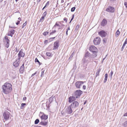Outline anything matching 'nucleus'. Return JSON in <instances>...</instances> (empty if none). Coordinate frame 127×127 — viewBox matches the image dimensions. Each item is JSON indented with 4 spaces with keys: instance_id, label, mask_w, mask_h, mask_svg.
I'll return each instance as SVG.
<instances>
[{
    "instance_id": "f257e3e1",
    "label": "nucleus",
    "mask_w": 127,
    "mask_h": 127,
    "mask_svg": "<svg viewBox=\"0 0 127 127\" xmlns=\"http://www.w3.org/2000/svg\"><path fill=\"white\" fill-rule=\"evenodd\" d=\"M11 85L8 83H6L2 86V91L3 93L7 94L10 92L12 90Z\"/></svg>"
},
{
    "instance_id": "f03ea898",
    "label": "nucleus",
    "mask_w": 127,
    "mask_h": 127,
    "mask_svg": "<svg viewBox=\"0 0 127 127\" xmlns=\"http://www.w3.org/2000/svg\"><path fill=\"white\" fill-rule=\"evenodd\" d=\"M91 61V59L83 57L82 60V62L83 66L85 67L87 65L88 63Z\"/></svg>"
},
{
    "instance_id": "7ed1b4c3",
    "label": "nucleus",
    "mask_w": 127,
    "mask_h": 127,
    "mask_svg": "<svg viewBox=\"0 0 127 127\" xmlns=\"http://www.w3.org/2000/svg\"><path fill=\"white\" fill-rule=\"evenodd\" d=\"M69 106H68L65 109V115H66V114H68L70 115L72 112L73 111H74V110Z\"/></svg>"
},
{
    "instance_id": "20e7f679",
    "label": "nucleus",
    "mask_w": 127,
    "mask_h": 127,
    "mask_svg": "<svg viewBox=\"0 0 127 127\" xmlns=\"http://www.w3.org/2000/svg\"><path fill=\"white\" fill-rule=\"evenodd\" d=\"M79 105V103L77 101H74L69 106L74 110H75L76 107H78Z\"/></svg>"
},
{
    "instance_id": "39448f33",
    "label": "nucleus",
    "mask_w": 127,
    "mask_h": 127,
    "mask_svg": "<svg viewBox=\"0 0 127 127\" xmlns=\"http://www.w3.org/2000/svg\"><path fill=\"white\" fill-rule=\"evenodd\" d=\"M10 115V113L7 111L5 110L3 114L4 119L5 120V121L8 120L9 119Z\"/></svg>"
},
{
    "instance_id": "423d86ee",
    "label": "nucleus",
    "mask_w": 127,
    "mask_h": 127,
    "mask_svg": "<svg viewBox=\"0 0 127 127\" xmlns=\"http://www.w3.org/2000/svg\"><path fill=\"white\" fill-rule=\"evenodd\" d=\"M8 38V36H5L4 37L5 40L4 41V44L7 48L8 47L9 45L10 40Z\"/></svg>"
},
{
    "instance_id": "0eeeda50",
    "label": "nucleus",
    "mask_w": 127,
    "mask_h": 127,
    "mask_svg": "<svg viewBox=\"0 0 127 127\" xmlns=\"http://www.w3.org/2000/svg\"><path fill=\"white\" fill-rule=\"evenodd\" d=\"M100 41L101 39L99 37H97L94 39L93 42L95 45H97L100 44Z\"/></svg>"
},
{
    "instance_id": "6e6552de",
    "label": "nucleus",
    "mask_w": 127,
    "mask_h": 127,
    "mask_svg": "<svg viewBox=\"0 0 127 127\" xmlns=\"http://www.w3.org/2000/svg\"><path fill=\"white\" fill-rule=\"evenodd\" d=\"M84 83L83 81H78L76 83L75 85L77 88L80 89Z\"/></svg>"
},
{
    "instance_id": "1a4fd4ad",
    "label": "nucleus",
    "mask_w": 127,
    "mask_h": 127,
    "mask_svg": "<svg viewBox=\"0 0 127 127\" xmlns=\"http://www.w3.org/2000/svg\"><path fill=\"white\" fill-rule=\"evenodd\" d=\"M98 34L102 37H105L107 34V33L104 31L101 30L98 32Z\"/></svg>"
},
{
    "instance_id": "9d476101",
    "label": "nucleus",
    "mask_w": 127,
    "mask_h": 127,
    "mask_svg": "<svg viewBox=\"0 0 127 127\" xmlns=\"http://www.w3.org/2000/svg\"><path fill=\"white\" fill-rule=\"evenodd\" d=\"M106 11L110 12H113L115 11V9L113 7L109 6L106 9Z\"/></svg>"
},
{
    "instance_id": "9b49d317",
    "label": "nucleus",
    "mask_w": 127,
    "mask_h": 127,
    "mask_svg": "<svg viewBox=\"0 0 127 127\" xmlns=\"http://www.w3.org/2000/svg\"><path fill=\"white\" fill-rule=\"evenodd\" d=\"M78 98L77 96H70L68 98V101L69 103L71 102L72 101H74Z\"/></svg>"
},
{
    "instance_id": "f8f14e48",
    "label": "nucleus",
    "mask_w": 127,
    "mask_h": 127,
    "mask_svg": "<svg viewBox=\"0 0 127 127\" xmlns=\"http://www.w3.org/2000/svg\"><path fill=\"white\" fill-rule=\"evenodd\" d=\"M83 92L80 90H78L76 91L75 92V96L79 97L82 94Z\"/></svg>"
},
{
    "instance_id": "ddd939ff",
    "label": "nucleus",
    "mask_w": 127,
    "mask_h": 127,
    "mask_svg": "<svg viewBox=\"0 0 127 127\" xmlns=\"http://www.w3.org/2000/svg\"><path fill=\"white\" fill-rule=\"evenodd\" d=\"M90 51L92 52H97V50L96 47L94 46H91L89 48Z\"/></svg>"
},
{
    "instance_id": "4468645a",
    "label": "nucleus",
    "mask_w": 127,
    "mask_h": 127,
    "mask_svg": "<svg viewBox=\"0 0 127 127\" xmlns=\"http://www.w3.org/2000/svg\"><path fill=\"white\" fill-rule=\"evenodd\" d=\"M54 48H53V50H55L57 49L59 47V44L58 41H57L55 42L54 44Z\"/></svg>"
},
{
    "instance_id": "2eb2a0df",
    "label": "nucleus",
    "mask_w": 127,
    "mask_h": 127,
    "mask_svg": "<svg viewBox=\"0 0 127 127\" xmlns=\"http://www.w3.org/2000/svg\"><path fill=\"white\" fill-rule=\"evenodd\" d=\"M20 60H17L13 63V65L15 67H17L20 64Z\"/></svg>"
},
{
    "instance_id": "dca6fc26",
    "label": "nucleus",
    "mask_w": 127,
    "mask_h": 127,
    "mask_svg": "<svg viewBox=\"0 0 127 127\" xmlns=\"http://www.w3.org/2000/svg\"><path fill=\"white\" fill-rule=\"evenodd\" d=\"M15 30L13 29L11 30V31H9L7 35L9 36L12 37L13 35L15 32Z\"/></svg>"
},
{
    "instance_id": "f3484780",
    "label": "nucleus",
    "mask_w": 127,
    "mask_h": 127,
    "mask_svg": "<svg viewBox=\"0 0 127 127\" xmlns=\"http://www.w3.org/2000/svg\"><path fill=\"white\" fill-rule=\"evenodd\" d=\"M24 69V64H23L20 68L19 70V72L20 73H23Z\"/></svg>"
},
{
    "instance_id": "a211bd4d",
    "label": "nucleus",
    "mask_w": 127,
    "mask_h": 127,
    "mask_svg": "<svg viewBox=\"0 0 127 127\" xmlns=\"http://www.w3.org/2000/svg\"><path fill=\"white\" fill-rule=\"evenodd\" d=\"M84 57L91 59V54L90 53L87 52L85 55V56Z\"/></svg>"
},
{
    "instance_id": "6ab92c4d",
    "label": "nucleus",
    "mask_w": 127,
    "mask_h": 127,
    "mask_svg": "<svg viewBox=\"0 0 127 127\" xmlns=\"http://www.w3.org/2000/svg\"><path fill=\"white\" fill-rule=\"evenodd\" d=\"M107 21L105 19H103L101 23V25L104 26L106 24Z\"/></svg>"
},
{
    "instance_id": "aec40b11",
    "label": "nucleus",
    "mask_w": 127,
    "mask_h": 127,
    "mask_svg": "<svg viewBox=\"0 0 127 127\" xmlns=\"http://www.w3.org/2000/svg\"><path fill=\"white\" fill-rule=\"evenodd\" d=\"M42 120H46L48 118V116L44 114H43L41 117Z\"/></svg>"
},
{
    "instance_id": "412c9836",
    "label": "nucleus",
    "mask_w": 127,
    "mask_h": 127,
    "mask_svg": "<svg viewBox=\"0 0 127 127\" xmlns=\"http://www.w3.org/2000/svg\"><path fill=\"white\" fill-rule=\"evenodd\" d=\"M25 55V54L22 51H20L18 54V56H21L22 57H23Z\"/></svg>"
},
{
    "instance_id": "4be33fe9",
    "label": "nucleus",
    "mask_w": 127,
    "mask_h": 127,
    "mask_svg": "<svg viewBox=\"0 0 127 127\" xmlns=\"http://www.w3.org/2000/svg\"><path fill=\"white\" fill-rule=\"evenodd\" d=\"M54 99H55V98L53 96H51L49 98V102H50V103H51L52 102Z\"/></svg>"
},
{
    "instance_id": "5701e85b",
    "label": "nucleus",
    "mask_w": 127,
    "mask_h": 127,
    "mask_svg": "<svg viewBox=\"0 0 127 127\" xmlns=\"http://www.w3.org/2000/svg\"><path fill=\"white\" fill-rule=\"evenodd\" d=\"M108 77V74L107 73H106L105 75V78H104V83H105L106 82V81Z\"/></svg>"
},
{
    "instance_id": "b1692460",
    "label": "nucleus",
    "mask_w": 127,
    "mask_h": 127,
    "mask_svg": "<svg viewBox=\"0 0 127 127\" xmlns=\"http://www.w3.org/2000/svg\"><path fill=\"white\" fill-rule=\"evenodd\" d=\"M47 123H48L47 122H41L40 123V124L42 125H43L44 126H46L47 124Z\"/></svg>"
},
{
    "instance_id": "393cba45",
    "label": "nucleus",
    "mask_w": 127,
    "mask_h": 127,
    "mask_svg": "<svg viewBox=\"0 0 127 127\" xmlns=\"http://www.w3.org/2000/svg\"><path fill=\"white\" fill-rule=\"evenodd\" d=\"M100 71V69H99L97 70V72L96 73V77H97V76L99 75V72Z\"/></svg>"
},
{
    "instance_id": "a878e982",
    "label": "nucleus",
    "mask_w": 127,
    "mask_h": 127,
    "mask_svg": "<svg viewBox=\"0 0 127 127\" xmlns=\"http://www.w3.org/2000/svg\"><path fill=\"white\" fill-rule=\"evenodd\" d=\"M120 32L119 31V30H118L116 32V34H115V36L116 37H118L119 35L120 34Z\"/></svg>"
},
{
    "instance_id": "bb28decb",
    "label": "nucleus",
    "mask_w": 127,
    "mask_h": 127,
    "mask_svg": "<svg viewBox=\"0 0 127 127\" xmlns=\"http://www.w3.org/2000/svg\"><path fill=\"white\" fill-rule=\"evenodd\" d=\"M93 53V56H94V57H96L97 56V55L96 54V53L97 52H92Z\"/></svg>"
},
{
    "instance_id": "cd10ccee",
    "label": "nucleus",
    "mask_w": 127,
    "mask_h": 127,
    "mask_svg": "<svg viewBox=\"0 0 127 127\" xmlns=\"http://www.w3.org/2000/svg\"><path fill=\"white\" fill-rule=\"evenodd\" d=\"M26 105V103H22L21 104V106L20 107V108L21 109H23L24 107Z\"/></svg>"
},
{
    "instance_id": "c85d7f7f",
    "label": "nucleus",
    "mask_w": 127,
    "mask_h": 127,
    "mask_svg": "<svg viewBox=\"0 0 127 127\" xmlns=\"http://www.w3.org/2000/svg\"><path fill=\"white\" fill-rule=\"evenodd\" d=\"M35 62H37L39 64V65H40L41 64L40 62L38 60L37 58H36L35 59Z\"/></svg>"
},
{
    "instance_id": "c756f323",
    "label": "nucleus",
    "mask_w": 127,
    "mask_h": 127,
    "mask_svg": "<svg viewBox=\"0 0 127 127\" xmlns=\"http://www.w3.org/2000/svg\"><path fill=\"white\" fill-rule=\"evenodd\" d=\"M46 54L47 56L49 57L51 56L52 55L51 53H50L49 52H47Z\"/></svg>"
},
{
    "instance_id": "7c9ffc66",
    "label": "nucleus",
    "mask_w": 127,
    "mask_h": 127,
    "mask_svg": "<svg viewBox=\"0 0 127 127\" xmlns=\"http://www.w3.org/2000/svg\"><path fill=\"white\" fill-rule=\"evenodd\" d=\"M123 125L125 127H127V121L125 122L123 124Z\"/></svg>"
},
{
    "instance_id": "2f4dec72",
    "label": "nucleus",
    "mask_w": 127,
    "mask_h": 127,
    "mask_svg": "<svg viewBox=\"0 0 127 127\" xmlns=\"http://www.w3.org/2000/svg\"><path fill=\"white\" fill-rule=\"evenodd\" d=\"M39 122V120L38 119H37L35 121V124H37Z\"/></svg>"
},
{
    "instance_id": "473e14b6",
    "label": "nucleus",
    "mask_w": 127,
    "mask_h": 127,
    "mask_svg": "<svg viewBox=\"0 0 127 127\" xmlns=\"http://www.w3.org/2000/svg\"><path fill=\"white\" fill-rule=\"evenodd\" d=\"M57 26L60 27V26L59 24L57 23V22H56L54 27H53V28L54 27H56Z\"/></svg>"
},
{
    "instance_id": "72a5a7b5",
    "label": "nucleus",
    "mask_w": 127,
    "mask_h": 127,
    "mask_svg": "<svg viewBox=\"0 0 127 127\" xmlns=\"http://www.w3.org/2000/svg\"><path fill=\"white\" fill-rule=\"evenodd\" d=\"M56 32V31L55 30H54L52 32H50V35H53V34L54 33Z\"/></svg>"
},
{
    "instance_id": "f704fd0d",
    "label": "nucleus",
    "mask_w": 127,
    "mask_h": 127,
    "mask_svg": "<svg viewBox=\"0 0 127 127\" xmlns=\"http://www.w3.org/2000/svg\"><path fill=\"white\" fill-rule=\"evenodd\" d=\"M47 14V12L46 11H45L43 14L42 15L43 16L45 17Z\"/></svg>"
},
{
    "instance_id": "c9c22d12",
    "label": "nucleus",
    "mask_w": 127,
    "mask_h": 127,
    "mask_svg": "<svg viewBox=\"0 0 127 127\" xmlns=\"http://www.w3.org/2000/svg\"><path fill=\"white\" fill-rule=\"evenodd\" d=\"M45 17L42 16L41 17V18L40 19V22H42L43 21L44 19V18Z\"/></svg>"
},
{
    "instance_id": "e433bc0d",
    "label": "nucleus",
    "mask_w": 127,
    "mask_h": 127,
    "mask_svg": "<svg viewBox=\"0 0 127 127\" xmlns=\"http://www.w3.org/2000/svg\"><path fill=\"white\" fill-rule=\"evenodd\" d=\"M48 33L49 32H45L43 33V34L45 36L47 34H48Z\"/></svg>"
},
{
    "instance_id": "4c0bfd02",
    "label": "nucleus",
    "mask_w": 127,
    "mask_h": 127,
    "mask_svg": "<svg viewBox=\"0 0 127 127\" xmlns=\"http://www.w3.org/2000/svg\"><path fill=\"white\" fill-rule=\"evenodd\" d=\"M75 7H73L71 8V12H73L75 10Z\"/></svg>"
},
{
    "instance_id": "58836bf2",
    "label": "nucleus",
    "mask_w": 127,
    "mask_h": 127,
    "mask_svg": "<svg viewBox=\"0 0 127 127\" xmlns=\"http://www.w3.org/2000/svg\"><path fill=\"white\" fill-rule=\"evenodd\" d=\"M113 73V72L112 71L109 74V76H110V77H111V78L112 77V76Z\"/></svg>"
},
{
    "instance_id": "ea45409f",
    "label": "nucleus",
    "mask_w": 127,
    "mask_h": 127,
    "mask_svg": "<svg viewBox=\"0 0 127 127\" xmlns=\"http://www.w3.org/2000/svg\"><path fill=\"white\" fill-rule=\"evenodd\" d=\"M43 69H42V70ZM44 70H42L41 72V76H43V75L44 74Z\"/></svg>"
},
{
    "instance_id": "a19ab883",
    "label": "nucleus",
    "mask_w": 127,
    "mask_h": 127,
    "mask_svg": "<svg viewBox=\"0 0 127 127\" xmlns=\"http://www.w3.org/2000/svg\"><path fill=\"white\" fill-rule=\"evenodd\" d=\"M127 43V38L126 39L125 41V42L124 44H123V46H125V45Z\"/></svg>"
},
{
    "instance_id": "79ce46f5",
    "label": "nucleus",
    "mask_w": 127,
    "mask_h": 127,
    "mask_svg": "<svg viewBox=\"0 0 127 127\" xmlns=\"http://www.w3.org/2000/svg\"><path fill=\"white\" fill-rule=\"evenodd\" d=\"M107 41V39L105 38L103 40V42L104 43H106V42Z\"/></svg>"
},
{
    "instance_id": "37998d69",
    "label": "nucleus",
    "mask_w": 127,
    "mask_h": 127,
    "mask_svg": "<svg viewBox=\"0 0 127 127\" xmlns=\"http://www.w3.org/2000/svg\"><path fill=\"white\" fill-rule=\"evenodd\" d=\"M49 4V1H47L45 5V7H46V6H48V5Z\"/></svg>"
},
{
    "instance_id": "c03bdc74",
    "label": "nucleus",
    "mask_w": 127,
    "mask_h": 127,
    "mask_svg": "<svg viewBox=\"0 0 127 127\" xmlns=\"http://www.w3.org/2000/svg\"><path fill=\"white\" fill-rule=\"evenodd\" d=\"M64 21H65L66 23H67V19L66 18L64 17Z\"/></svg>"
},
{
    "instance_id": "a18cd8bd",
    "label": "nucleus",
    "mask_w": 127,
    "mask_h": 127,
    "mask_svg": "<svg viewBox=\"0 0 127 127\" xmlns=\"http://www.w3.org/2000/svg\"><path fill=\"white\" fill-rule=\"evenodd\" d=\"M26 24L27 23H26V22L25 23L23 24V26L22 27L23 28H24V27L26 25Z\"/></svg>"
},
{
    "instance_id": "49530a36",
    "label": "nucleus",
    "mask_w": 127,
    "mask_h": 127,
    "mask_svg": "<svg viewBox=\"0 0 127 127\" xmlns=\"http://www.w3.org/2000/svg\"><path fill=\"white\" fill-rule=\"evenodd\" d=\"M124 5L127 8V2H125L124 3Z\"/></svg>"
},
{
    "instance_id": "de8ad7c7",
    "label": "nucleus",
    "mask_w": 127,
    "mask_h": 127,
    "mask_svg": "<svg viewBox=\"0 0 127 127\" xmlns=\"http://www.w3.org/2000/svg\"><path fill=\"white\" fill-rule=\"evenodd\" d=\"M79 25H78L77 26L76 28V29L77 30L79 28Z\"/></svg>"
},
{
    "instance_id": "09e8293b",
    "label": "nucleus",
    "mask_w": 127,
    "mask_h": 127,
    "mask_svg": "<svg viewBox=\"0 0 127 127\" xmlns=\"http://www.w3.org/2000/svg\"><path fill=\"white\" fill-rule=\"evenodd\" d=\"M86 86L84 85L83 87V89L84 90H85L86 89Z\"/></svg>"
},
{
    "instance_id": "8fccbe9b",
    "label": "nucleus",
    "mask_w": 127,
    "mask_h": 127,
    "mask_svg": "<svg viewBox=\"0 0 127 127\" xmlns=\"http://www.w3.org/2000/svg\"><path fill=\"white\" fill-rule=\"evenodd\" d=\"M125 46H123H123H122V48H121V51H123V49H124V47Z\"/></svg>"
},
{
    "instance_id": "3c124183",
    "label": "nucleus",
    "mask_w": 127,
    "mask_h": 127,
    "mask_svg": "<svg viewBox=\"0 0 127 127\" xmlns=\"http://www.w3.org/2000/svg\"><path fill=\"white\" fill-rule=\"evenodd\" d=\"M20 22V21H18L17 22V23H16V25H18L19 24V23Z\"/></svg>"
},
{
    "instance_id": "603ef678",
    "label": "nucleus",
    "mask_w": 127,
    "mask_h": 127,
    "mask_svg": "<svg viewBox=\"0 0 127 127\" xmlns=\"http://www.w3.org/2000/svg\"><path fill=\"white\" fill-rule=\"evenodd\" d=\"M27 98L26 97H24L23 98V100H25Z\"/></svg>"
},
{
    "instance_id": "864d4df0",
    "label": "nucleus",
    "mask_w": 127,
    "mask_h": 127,
    "mask_svg": "<svg viewBox=\"0 0 127 127\" xmlns=\"http://www.w3.org/2000/svg\"><path fill=\"white\" fill-rule=\"evenodd\" d=\"M36 72L35 73H34L32 74L31 76V77H32L33 76H34V75H35L36 74Z\"/></svg>"
},
{
    "instance_id": "5fc2aeb1",
    "label": "nucleus",
    "mask_w": 127,
    "mask_h": 127,
    "mask_svg": "<svg viewBox=\"0 0 127 127\" xmlns=\"http://www.w3.org/2000/svg\"><path fill=\"white\" fill-rule=\"evenodd\" d=\"M124 116H127V113H125L124 115Z\"/></svg>"
},
{
    "instance_id": "6e6d98bb",
    "label": "nucleus",
    "mask_w": 127,
    "mask_h": 127,
    "mask_svg": "<svg viewBox=\"0 0 127 127\" xmlns=\"http://www.w3.org/2000/svg\"><path fill=\"white\" fill-rule=\"evenodd\" d=\"M21 56H18V59L17 60H19L21 59Z\"/></svg>"
},
{
    "instance_id": "4d7b16f0",
    "label": "nucleus",
    "mask_w": 127,
    "mask_h": 127,
    "mask_svg": "<svg viewBox=\"0 0 127 127\" xmlns=\"http://www.w3.org/2000/svg\"><path fill=\"white\" fill-rule=\"evenodd\" d=\"M74 17V14L72 15V18L73 19Z\"/></svg>"
},
{
    "instance_id": "13d9d810",
    "label": "nucleus",
    "mask_w": 127,
    "mask_h": 127,
    "mask_svg": "<svg viewBox=\"0 0 127 127\" xmlns=\"http://www.w3.org/2000/svg\"><path fill=\"white\" fill-rule=\"evenodd\" d=\"M41 0H37V3H38Z\"/></svg>"
},
{
    "instance_id": "bf43d9fd",
    "label": "nucleus",
    "mask_w": 127,
    "mask_h": 127,
    "mask_svg": "<svg viewBox=\"0 0 127 127\" xmlns=\"http://www.w3.org/2000/svg\"><path fill=\"white\" fill-rule=\"evenodd\" d=\"M68 31L67 30L66 32V35H67L68 34V33H67Z\"/></svg>"
},
{
    "instance_id": "052dcab7",
    "label": "nucleus",
    "mask_w": 127,
    "mask_h": 127,
    "mask_svg": "<svg viewBox=\"0 0 127 127\" xmlns=\"http://www.w3.org/2000/svg\"><path fill=\"white\" fill-rule=\"evenodd\" d=\"M18 19L19 20H20V21H21V19L20 17H19V18H18Z\"/></svg>"
},
{
    "instance_id": "680f3d73",
    "label": "nucleus",
    "mask_w": 127,
    "mask_h": 127,
    "mask_svg": "<svg viewBox=\"0 0 127 127\" xmlns=\"http://www.w3.org/2000/svg\"><path fill=\"white\" fill-rule=\"evenodd\" d=\"M48 41L47 40H46L44 41V43H45L47 42Z\"/></svg>"
},
{
    "instance_id": "e2e57ef3",
    "label": "nucleus",
    "mask_w": 127,
    "mask_h": 127,
    "mask_svg": "<svg viewBox=\"0 0 127 127\" xmlns=\"http://www.w3.org/2000/svg\"><path fill=\"white\" fill-rule=\"evenodd\" d=\"M64 2V0H62L61 1V3H63Z\"/></svg>"
},
{
    "instance_id": "0e129e2a",
    "label": "nucleus",
    "mask_w": 127,
    "mask_h": 127,
    "mask_svg": "<svg viewBox=\"0 0 127 127\" xmlns=\"http://www.w3.org/2000/svg\"><path fill=\"white\" fill-rule=\"evenodd\" d=\"M9 28H15L14 27H10V26H9Z\"/></svg>"
},
{
    "instance_id": "69168bd1",
    "label": "nucleus",
    "mask_w": 127,
    "mask_h": 127,
    "mask_svg": "<svg viewBox=\"0 0 127 127\" xmlns=\"http://www.w3.org/2000/svg\"><path fill=\"white\" fill-rule=\"evenodd\" d=\"M46 7H45V6L42 9V10H43Z\"/></svg>"
},
{
    "instance_id": "338daca9",
    "label": "nucleus",
    "mask_w": 127,
    "mask_h": 127,
    "mask_svg": "<svg viewBox=\"0 0 127 127\" xmlns=\"http://www.w3.org/2000/svg\"><path fill=\"white\" fill-rule=\"evenodd\" d=\"M73 57V56L72 55L71 56H70V57L69 58V59H70V58L71 57Z\"/></svg>"
},
{
    "instance_id": "774afa93",
    "label": "nucleus",
    "mask_w": 127,
    "mask_h": 127,
    "mask_svg": "<svg viewBox=\"0 0 127 127\" xmlns=\"http://www.w3.org/2000/svg\"><path fill=\"white\" fill-rule=\"evenodd\" d=\"M70 30V29L69 28V27L68 28V29L67 30L68 31V30Z\"/></svg>"
}]
</instances>
